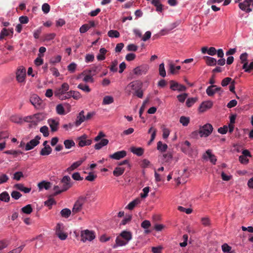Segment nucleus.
Returning a JSON list of instances; mask_svg holds the SVG:
<instances>
[{
  "label": "nucleus",
  "mask_w": 253,
  "mask_h": 253,
  "mask_svg": "<svg viewBox=\"0 0 253 253\" xmlns=\"http://www.w3.org/2000/svg\"><path fill=\"white\" fill-rule=\"evenodd\" d=\"M35 64L37 66H40L43 63V60L41 58L40 54H38V57L34 61Z\"/></svg>",
  "instance_id": "55"
},
{
  "label": "nucleus",
  "mask_w": 253,
  "mask_h": 253,
  "mask_svg": "<svg viewBox=\"0 0 253 253\" xmlns=\"http://www.w3.org/2000/svg\"><path fill=\"white\" fill-rule=\"evenodd\" d=\"M84 161V159H82L77 162H74L69 168L67 169L68 171H71L79 167Z\"/></svg>",
  "instance_id": "25"
},
{
  "label": "nucleus",
  "mask_w": 253,
  "mask_h": 253,
  "mask_svg": "<svg viewBox=\"0 0 253 253\" xmlns=\"http://www.w3.org/2000/svg\"><path fill=\"white\" fill-rule=\"evenodd\" d=\"M222 250L224 253H234L233 252H231V247L228 244L225 243L221 246Z\"/></svg>",
  "instance_id": "43"
},
{
  "label": "nucleus",
  "mask_w": 253,
  "mask_h": 253,
  "mask_svg": "<svg viewBox=\"0 0 253 253\" xmlns=\"http://www.w3.org/2000/svg\"><path fill=\"white\" fill-rule=\"evenodd\" d=\"M10 120L11 122L17 124H21L22 123V118L17 115L11 116L10 117Z\"/></svg>",
  "instance_id": "42"
},
{
  "label": "nucleus",
  "mask_w": 253,
  "mask_h": 253,
  "mask_svg": "<svg viewBox=\"0 0 253 253\" xmlns=\"http://www.w3.org/2000/svg\"><path fill=\"white\" fill-rule=\"evenodd\" d=\"M164 160L166 162H170L172 158V154L170 152H168L167 153L163 155Z\"/></svg>",
  "instance_id": "45"
},
{
  "label": "nucleus",
  "mask_w": 253,
  "mask_h": 253,
  "mask_svg": "<svg viewBox=\"0 0 253 253\" xmlns=\"http://www.w3.org/2000/svg\"><path fill=\"white\" fill-rule=\"evenodd\" d=\"M72 178L75 180L81 181L83 180V177H81L79 172H75L72 174Z\"/></svg>",
  "instance_id": "61"
},
{
  "label": "nucleus",
  "mask_w": 253,
  "mask_h": 253,
  "mask_svg": "<svg viewBox=\"0 0 253 253\" xmlns=\"http://www.w3.org/2000/svg\"><path fill=\"white\" fill-rule=\"evenodd\" d=\"M11 196L15 200H18L22 196V194L17 191H13L11 193Z\"/></svg>",
  "instance_id": "52"
},
{
  "label": "nucleus",
  "mask_w": 253,
  "mask_h": 253,
  "mask_svg": "<svg viewBox=\"0 0 253 253\" xmlns=\"http://www.w3.org/2000/svg\"><path fill=\"white\" fill-rule=\"evenodd\" d=\"M41 136L39 135H37L35 138L31 140L25 145V150H30L38 145L40 143V140L41 139Z\"/></svg>",
  "instance_id": "5"
},
{
  "label": "nucleus",
  "mask_w": 253,
  "mask_h": 253,
  "mask_svg": "<svg viewBox=\"0 0 253 253\" xmlns=\"http://www.w3.org/2000/svg\"><path fill=\"white\" fill-rule=\"evenodd\" d=\"M63 84H61L60 88H57L54 92V95L57 97L59 98L61 100L63 99Z\"/></svg>",
  "instance_id": "26"
},
{
  "label": "nucleus",
  "mask_w": 253,
  "mask_h": 253,
  "mask_svg": "<svg viewBox=\"0 0 253 253\" xmlns=\"http://www.w3.org/2000/svg\"><path fill=\"white\" fill-rule=\"evenodd\" d=\"M40 132L43 134L44 137H47L49 135L48 128L47 126H44L41 127Z\"/></svg>",
  "instance_id": "46"
},
{
  "label": "nucleus",
  "mask_w": 253,
  "mask_h": 253,
  "mask_svg": "<svg viewBox=\"0 0 253 253\" xmlns=\"http://www.w3.org/2000/svg\"><path fill=\"white\" fill-rule=\"evenodd\" d=\"M251 5H253V0H245L243 2L239 3V6L242 10L249 13L252 11V8H250Z\"/></svg>",
  "instance_id": "6"
},
{
  "label": "nucleus",
  "mask_w": 253,
  "mask_h": 253,
  "mask_svg": "<svg viewBox=\"0 0 253 253\" xmlns=\"http://www.w3.org/2000/svg\"><path fill=\"white\" fill-rule=\"evenodd\" d=\"M109 143V140L107 139H102L100 142L96 143L94 145V148L96 150H99L103 146L107 145Z\"/></svg>",
  "instance_id": "24"
},
{
  "label": "nucleus",
  "mask_w": 253,
  "mask_h": 253,
  "mask_svg": "<svg viewBox=\"0 0 253 253\" xmlns=\"http://www.w3.org/2000/svg\"><path fill=\"white\" fill-rule=\"evenodd\" d=\"M127 86L136 91L141 88L142 84L139 81H135L129 83Z\"/></svg>",
  "instance_id": "16"
},
{
  "label": "nucleus",
  "mask_w": 253,
  "mask_h": 253,
  "mask_svg": "<svg viewBox=\"0 0 253 253\" xmlns=\"http://www.w3.org/2000/svg\"><path fill=\"white\" fill-rule=\"evenodd\" d=\"M24 177V175L22 172L17 171L14 173L13 179L17 181L20 180L22 177Z\"/></svg>",
  "instance_id": "48"
},
{
  "label": "nucleus",
  "mask_w": 253,
  "mask_h": 253,
  "mask_svg": "<svg viewBox=\"0 0 253 253\" xmlns=\"http://www.w3.org/2000/svg\"><path fill=\"white\" fill-rule=\"evenodd\" d=\"M25 246V245H21L20 247H18L17 248L13 250L12 251L10 252V253H20L22 251V250L23 249Z\"/></svg>",
  "instance_id": "64"
},
{
  "label": "nucleus",
  "mask_w": 253,
  "mask_h": 253,
  "mask_svg": "<svg viewBox=\"0 0 253 253\" xmlns=\"http://www.w3.org/2000/svg\"><path fill=\"white\" fill-rule=\"evenodd\" d=\"M143 193L140 194V196L142 198H145L147 197L148 194L150 191L149 187H145L142 190Z\"/></svg>",
  "instance_id": "53"
},
{
  "label": "nucleus",
  "mask_w": 253,
  "mask_h": 253,
  "mask_svg": "<svg viewBox=\"0 0 253 253\" xmlns=\"http://www.w3.org/2000/svg\"><path fill=\"white\" fill-rule=\"evenodd\" d=\"M168 148V145L166 144H163L161 141L157 143V149L159 151L164 152H165Z\"/></svg>",
  "instance_id": "36"
},
{
  "label": "nucleus",
  "mask_w": 253,
  "mask_h": 253,
  "mask_svg": "<svg viewBox=\"0 0 253 253\" xmlns=\"http://www.w3.org/2000/svg\"><path fill=\"white\" fill-rule=\"evenodd\" d=\"M126 155V151L122 150L120 151H118L112 155L110 156V158L115 159V160H120L122 158H124Z\"/></svg>",
  "instance_id": "14"
},
{
  "label": "nucleus",
  "mask_w": 253,
  "mask_h": 253,
  "mask_svg": "<svg viewBox=\"0 0 253 253\" xmlns=\"http://www.w3.org/2000/svg\"><path fill=\"white\" fill-rule=\"evenodd\" d=\"M52 151V149L49 145L45 146L43 148L40 154L42 156H46L49 155Z\"/></svg>",
  "instance_id": "29"
},
{
  "label": "nucleus",
  "mask_w": 253,
  "mask_h": 253,
  "mask_svg": "<svg viewBox=\"0 0 253 253\" xmlns=\"http://www.w3.org/2000/svg\"><path fill=\"white\" fill-rule=\"evenodd\" d=\"M213 103L211 101H205L203 102L200 107V110L202 112H205L206 110L211 108Z\"/></svg>",
  "instance_id": "19"
},
{
  "label": "nucleus",
  "mask_w": 253,
  "mask_h": 253,
  "mask_svg": "<svg viewBox=\"0 0 253 253\" xmlns=\"http://www.w3.org/2000/svg\"><path fill=\"white\" fill-rule=\"evenodd\" d=\"M64 146L66 149H70L75 146V143L72 140H64Z\"/></svg>",
  "instance_id": "38"
},
{
  "label": "nucleus",
  "mask_w": 253,
  "mask_h": 253,
  "mask_svg": "<svg viewBox=\"0 0 253 253\" xmlns=\"http://www.w3.org/2000/svg\"><path fill=\"white\" fill-rule=\"evenodd\" d=\"M118 65V61L117 60H114L112 63L110 67H109L111 71L113 72H116L118 70L117 67Z\"/></svg>",
  "instance_id": "44"
},
{
  "label": "nucleus",
  "mask_w": 253,
  "mask_h": 253,
  "mask_svg": "<svg viewBox=\"0 0 253 253\" xmlns=\"http://www.w3.org/2000/svg\"><path fill=\"white\" fill-rule=\"evenodd\" d=\"M55 234L61 240H63V225L62 223L56 224L55 228Z\"/></svg>",
  "instance_id": "11"
},
{
  "label": "nucleus",
  "mask_w": 253,
  "mask_h": 253,
  "mask_svg": "<svg viewBox=\"0 0 253 253\" xmlns=\"http://www.w3.org/2000/svg\"><path fill=\"white\" fill-rule=\"evenodd\" d=\"M10 34H13V31L12 30H8L6 28H3L0 32V40H2L4 37L8 36Z\"/></svg>",
  "instance_id": "30"
},
{
  "label": "nucleus",
  "mask_w": 253,
  "mask_h": 253,
  "mask_svg": "<svg viewBox=\"0 0 253 253\" xmlns=\"http://www.w3.org/2000/svg\"><path fill=\"white\" fill-rule=\"evenodd\" d=\"M114 102V98L111 96H105L103 100V104L107 105L112 103Z\"/></svg>",
  "instance_id": "40"
},
{
  "label": "nucleus",
  "mask_w": 253,
  "mask_h": 253,
  "mask_svg": "<svg viewBox=\"0 0 253 253\" xmlns=\"http://www.w3.org/2000/svg\"><path fill=\"white\" fill-rule=\"evenodd\" d=\"M178 210L181 212H185L187 214H190L192 212V210L191 209H186L182 206H179L177 208Z\"/></svg>",
  "instance_id": "56"
},
{
  "label": "nucleus",
  "mask_w": 253,
  "mask_h": 253,
  "mask_svg": "<svg viewBox=\"0 0 253 253\" xmlns=\"http://www.w3.org/2000/svg\"><path fill=\"white\" fill-rule=\"evenodd\" d=\"M221 91L222 88L220 87H217L216 85H211L208 86L206 89V93L209 96H213L215 92Z\"/></svg>",
  "instance_id": "10"
},
{
  "label": "nucleus",
  "mask_w": 253,
  "mask_h": 253,
  "mask_svg": "<svg viewBox=\"0 0 253 253\" xmlns=\"http://www.w3.org/2000/svg\"><path fill=\"white\" fill-rule=\"evenodd\" d=\"M5 153L7 154L13 155L14 156H16L17 155L22 154V152L20 150H7L5 152Z\"/></svg>",
  "instance_id": "59"
},
{
  "label": "nucleus",
  "mask_w": 253,
  "mask_h": 253,
  "mask_svg": "<svg viewBox=\"0 0 253 253\" xmlns=\"http://www.w3.org/2000/svg\"><path fill=\"white\" fill-rule=\"evenodd\" d=\"M70 94L75 99H79L81 97V94L78 91H70Z\"/></svg>",
  "instance_id": "58"
},
{
  "label": "nucleus",
  "mask_w": 253,
  "mask_h": 253,
  "mask_svg": "<svg viewBox=\"0 0 253 253\" xmlns=\"http://www.w3.org/2000/svg\"><path fill=\"white\" fill-rule=\"evenodd\" d=\"M78 87L79 88L83 90L84 92H89L90 91V89L87 85L80 84L78 85Z\"/></svg>",
  "instance_id": "49"
},
{
  "label": "nucleus",
  "mask_w": 253,
  "mask_h": 253,
  "mask_svg": "<svg viewBox=\"0 0 253 253\" xmlns=\"http://www.w3.org/2000/svg\"><path fill=\"white\" fill-rule=\"evenodd\" d=\"M159 75L162 77H165L166 76V72L165 68V64L162 63L160 64L159 68Z\"/></svg>",
  "instance_id": "39"
},
{
  "label": "nucleus",
  "mask_w": 253,
  "mask_h": 253,
  "mask_svg": "<svg viewBox=\"0 0 253 253\" xmlns=\"http://www.w3.org/2000/svg\"><path fill=\"white\" fill-rule=\"evenodd\" d=\"M55 203V201L52 198H49L48 200L44 202V205L48 207L49 209H51L52 206Z\"/></svg>",
  "instance_id": "57"
},
{
  "label": "nucleus",
  "mask_w": 253,
  "mask_h": 253,
  "mask_svg": "<svg viewBox=\"0 0 253 253\" xmlns=\"http://www.w3.org/2000/svg\"><path fill=\"white\" fill-rule=\"evenodd\" d=\"M108 36L110 38H119L120 36V33L117 30H111L108 31Z\"/></svg>",
  "instance_id": "37"
},
{
  "label": "nucleus",
  "mask_w": 253,
  "mask_h": 253,
  "mask_svg": "<svg viewBox=\"0 0 253 253\" xmlns=\"http://www.w3.org/2000/svg\"><path fill=\"white\" fill-rule=\"evenodd\" d=\"M122 237L126 242L127 244L128 242L132 239V234L130 232L127 231H123L119 235Z\"/></svg>",
  "instance_id": "15"
},
{
  "label": "nucleus",
  "mask_w": 253,
  "mask_h": 253,
  "mask_svg": "<svg viewBox=\"0 0 253 253\" xmlns=\"http://www.w3.org/2000/svg\"><path fill=\"white\" fill-rule=\"evenodd\" d=\"M21 211L25 214H29L33 211L31 205L28 204L21 209Z\"/></svg>",
  "instance_id": "31"
},
{
  "label": "nucleus",
  "mask_w": 253,
  "mask_h": 253,
  "mask_svg": "<svg viewBox=\"0 0 253 253\" xmlns=\"http://www.w3.org/2000/svg\"><path fill=\"white\" fill-rule=\"evenodd\" d=\"M204 59L205 60L206 64L208 66H214L217 64V61L214 58L206 56L204 57Z\"/></svg>",
  "instance_id": "21"
},
{
  "label": "nucleus",
  "mask_w": 253,
  "mask_h": 253,
  "mask_svg": "<svg viewBox=\"0 0 253 253\" xmlns=\"http://www.w3.org/2000/svg\"><path fill=\"white\" fill-rule=\"evenodd\" d=\"M42 9L44 14H47L50 11V6L48 3H44L42 4Z\"/></svg>",
  "instance_id": "51"
},
{
  "label": "nucleus",
  "mask_w": 253,
  "mask_h": 253,
  "mask_svg": "<svg viewBox=\"0 0 253 253\" xmlns=\"http://www.w3.org/2000/svg\"><path fill=\"white\" fill-rule=\"evenodd\" d=\"M30 101L37 109H41L43 108L42 101L36 94H33L31 96Z\"/></svg>",
  "instance_id": "4"
},
{
  "label": "nucleus",
  "mask_w": 253,
  "mask_h": 253,
  "mask_svg": "<svg viewBox=\"0 0 253 253\" xmlns=\"http://www.w3.org/2000/svg\"><path fill=\"white\" fill-rule=\"evenodd\" d=\"M77 67V64L74 62L71 63L67 66V69L71 73H74Z\"/></svg>",
  "instance_id": "54"
},
{
  "label": "nucleus",
  "mask_w": 253,
  "mask_h": 253,
  "mask_svg": "<svg viewBox=\"0 0 253 253\" xmlns=\"http://www.w3.org/2000/svg\"><path fill=\"white\" fill-rule=\"evenodd\" d=\"M187 97V94L185 93L179 94L177 96L178 100L180 102H184Z\"/></svg>",
  "instance_id": "63"
},
{
  "label": "nucleus",
  "mask_w": 253,
  "mask_h": 253,
  "mask_svg": "<svg viewBox=\"0 0 253 253\" xmlns=\"http://www.w3.org/2000/svg\"><path fill=\"white\" fill-rule=\"evenodd\" d=\"M86 138L87 136L85 134H84L78 138L79 146L84 147L91 144L92 140L91 139H86Z\"/></svg>",
  "instance_id": "12"
},
{
  "label": "nucleus",
  "mask_w": 253,
  "mask_h": 253,
  "mask_svg": "<svg viewBox=\"0 0 253 253\" xmlns=\"http://www.w3.org/2000/svg\"><path fill=\"white\" fill-rule=\"evenodd\" d=\"M131 151L137 156H141L144 153V149L141 147L136 148L133 147L131 148Z\"/></svg>",
  "instance_id": "28"
},
{
  "label": "nucleus",
  "mask_w": 253,
  "mask_h": 253,
  "mask_svg": "<svg viewBox=\"0 0 253 253\" xmlns=\"http://www.w3.org/2000/svg\"><path fill=\"white\" fill-rule=\"evenodd\" d=\"M140 203L139 199H136L132 202H130L127 206V208L129 210H132L137 205Z\"/></svg>",
  "instance_id": "33"
},
{
  "label": "nucleus",
  "mask_w": 253,
  "mask_h": 253,
  "mask_svg": "<svg viewBox=\"0 0 253 253\" xmlns=\"http://www.w3.org/2000/svg\"><path fill=\"white\" fill-rule=\"evenodd\" d=\"M100 70V66H93L89 71V72L93 76V75H94L96 73H97L98 72V71H99Z\"/></svg>",
  "instance_id": "60"
},
{
  "label": "nucleus",
  "mask_w": 253,
  "mask_h": 253,
  "mask_svg": "<svg viewBox=\"0 0 253 253\" xmlns=\"http://www.w3.org/2000/svg\"><path fill=\"white\" fill-rule=\"evenodd\" d=\"M126 241L120 235L116 239V244L114 245L113 248H116L118 246H123L127 244Z\"/></svg>",
  "instance_id": "22"
},
{
  "label": "nucleus",
  "mask_w": 253,
  "mask_h": 253,
  "mask_svg": "<svg viewBox=\"0 0 253 253\" xmlns=\"http://www.w3.org/2000/svg\"><path fill=\"white\" fill-rule=\"evenodd\" d=\"M88 194L86 196H80L78 200L76 201L72 209V215L80 211L82 208L85 202Z\"/></svg>",
  "instance_id": "1"
},
{
  "label": "nucleus",
  "mask_w": 253,
  "mask_h": 253,
  "mask_svg": "<svg viewBox=\"0 0 253 253\" xmlns=\"http://www.w3.org/2000/svg\"><path fill=\"white\" fill-rule=\"evenodd\" d=\"M170 88L172 90H178L179 91H185L186 87L185 85L179 84L173 80L170 81Z\"/></svg>",
  "instance_id": "8"
},
{
  "label": "nucleus",
  "mask_w": 253,
  "mask_h": 253,
  "mask_svg": "<svg viewBox=\"0 0 253 253\" xmlns=\"http://www.w3.org/2000/svg\"><path fill=\"white\" fill-rule=\"evenodd\" d=\"M35 239L37 240V241L35 244L36 248H41L43 246V241L42 239V236L41 235L38 236L36 238H33L32 241L34 240Z\"/></svg>",
  "instance_id": "34"
},
{
  "label": "nucleus",
  "mask_w": 253,
  "mask_h": 253,
  "mask_svg": "<svg viewBox=\"0 0 253 253\" xmlns=\"http://www.w3.org/2000/svg\"><path fill=\"white\" fill-rule=\"evenodd\" d=\"M125 171V168L117 167L113 171V174L116 176H119L123 174Z\"/></svg>",
  "instance_id": "35"
},
{
  "label": "nucleus",
  "mask_w": 253,
  "mask_h": 253,
  "mask_svg": "<svg viewBox=\"0 0 253 253\" xmlns=\"http://www.w3.org/2000/svg\"><path fill=\"white\" fill-rule=\"evenodd\" d=\"M14 187L17 190H19L22 192H23L25 193H28L31 190V188L25 187H24V186L23 184H21V183L15 184L14 185Z\"/></svg>",
  "instance_id": "20"
},
{
  "label": "nucleus",
  "mask_w": 253,
  "mask_h": 253,
  "mask_svg": "<svg viewBox=\"0 0 253 253\" xmlns=\"http://www.w3.org/2000/svg\"><path fill=\"white\" fill-rule=\"evenodd\" d=\"M26 77V69L24 68L17 69L16 72V80L19 83L25 82Z\"/></svg>",
  "instance_id": "9"
},
{
  "label": "nucleus",
  "mask_w": 253,
  "mask_h": 253,
  "mask_svg": "<svg viewBox=\"0 0 253 253\" xmlns=\"http://www.w3.org/2000/svg\"><path fill=\"white\" fill-rule=\"evenodd\" d=\"M213 127L211 125L207 124L202 126L199 130V133L201 137H207L212 132Z\"/></svg>",
  "instance_id": "3"
},
{
  "label": "nucleus",
  "mask_w": 253,
  "mask_h": 253,
  "mask_svg": "<svg viewBox=\"0 0 253 253\" xmlns=\"http://www.w3.org/2000/svg\"><path fill=\"white\" fill-rule=\"evenodd\" d=\"M9 200L10 196L7 192L4 191L0 194V200L5 202H8L9 201Z\"/></svg>",
  "instance_id": "32"
},
{
  "label": "nucleus",
  "mask_w": 253,
  "mask_h": 253,
  "mask_svg": "<svg viewBox=\"0 0 253 253\" xmlns=\"http://www.w3.org/2000/svg\"><path fill=\"white\" fill-rule=\"evenodd\" d=\"M197 99L196 98H188L186 102V106L188 107H191L197 101Z\"/></svg>",
  "instance_id": "47"
},
{
  "label": "nucleus",
  "mask_w": 253,
  "mask_h": 253,
  "mask_svg": "<svg viewBox=\"0 0 253 253\" xmlns=\"http://www.w3.org/2000/svg\"><path fill=\"white\" fill-rule=\"evenodd\" d=\"M179 122L183 126H187L190 122V119L189 117L185 116H181L180 118Z\"/></svg>",
  "instance_id": "41"
},
{
  "label": "nucleus",
  "mask_w": 253,
  "mask_h": 253,
  "mask_svg": "<svg viewBox=\"0 0 253 253\" xmlns=\"http://www.w3.org/2000/svg\"><path fill=\"white\" fill-rule=\"evenodd\" d=\"M84 121H85L84 112L83 110L79 113L77 117V120L75 122L76 126H80Z\"/></svg>",
  "instance_id": "17"
},
{
  "label": "nucleus",
  "mask_w": 253,
  "mask_h": 253,
  "mask_svg": "<svg viewBox=\"0 0 253 253\" xmlns=\"http://www.w3.org/2000/svg\"><path fill=\"white\" fill-rule=\"evenodd\" d=\"M81 240L83 242H85L86 241H91L95 237L94 232L87 229L82 231L81 232Z\"/></svg>",
  "instance_id": "2"
},
{
  "label": "nucleus",
  "mask_w": 253,
  "mask_h": 253,
  "mask_svg": "<svg viewBox=\"0 0 253 253\" xmlns=\"http://www.w3.org/2000/svg\"><path fill=\"white\" fill-rule=\"evenodd\" d=\"M74 182L69 176H64V191L68 190L73 186Z\"/></svg>",
  "instance_id": "18"
},
{
  "label": "nucleus",
  "mask_w": 253,
  "mask_h": 253,
  "mask_svg": "<svg viewBox=\"0 0 253 253\" xmlns=\"http://www.w3.org/2000/svg\"><path fill=\"white\" fill-rule=\"evenodd\" d=\"M38 186L40 190H42L43 188L48 190L51 187V183L50 182L42 181L40 182Z\"/></svg>",
  "instance_id": "27"
},
{
  "label": "nucleus",
  "mask_w": 253,
  "mask_h": 253,
  "mask_svg": "<svg viewBox=\"0 0 253 253\" xmlns=\"http://www.w3.org/2000/svg\"><path fill=\"white\" fill-rule=\"evenodd\" d=\"M232 81L231 78L226 77L222 80L221 84L222 86H226L229 84H231Z\"/></svg>",
  "instance_id": "50"
},
{
  "label": "nucleus",
  "mask_w": 253,
  "mask_h": 253,
  "mask_svg": "<svg viewBox=\"0 0 253 253\" xmlns=\"http://www.w3.org/2000/svg\"><path fill=\"white\" fill-rule=\"evenodd\" d=\"M152 132L151 134V141H153L156 137V132L157 130L156 129L153 128V127H151L148 130V133H151Z\"/></svg>",
  "instance_id": "62"
},
{
  "label": "nucleus",
  "mask_w": 253,
  "mask_h": 253,
  "mask_svg": "<svg viewBox=\"0 0 253 253\" xmlns=\"http://www.w3.org/2000/svg\"><path fill=\"white\" fill-rule=\"evenodd\" d=\"M180 69V66H175L172 63L169 64V73L171 74H176Z\"/></svg>",
  "instance_id": "23"
},
{
  "label": "nucleus",
  "mask_w": 253,
  "mask_h": 253,
  "mask_svg": "<svg viewBox=\"0 0 253 253\" xmlns=\"http://www.w3.org/2000/svg\"><path fill=\"white\" fill-rule=\"evenodd\" d=\"M48 123L51 128V130L52 132L57 131L58 129L59 121L54 119H48Z\"/></svg>",
  "instance_id": "13"
},
{
  "label": "nucleus",
  "mask_w": 253,
  "mask_h": 253,
  "mask_svg": "<svg viewBox=\"0 0 253 253\" xmlns=\"http://www.w3.org/2000/svg\"><path fill=\"white\" fill-rule=\"evenodd\" d=\"M149 67L146 65H143L139 66H137L134 68L133 70L134 75L137 76H139L142 75H145L147 73Z\"/></svg>",
  "instance_id": "7"
}]
</instances>
